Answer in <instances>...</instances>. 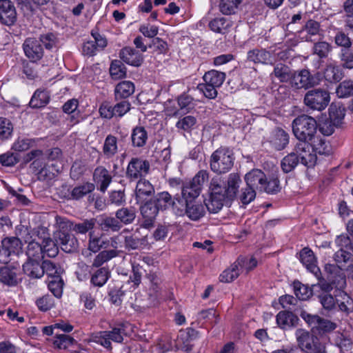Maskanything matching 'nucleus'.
I'll use <instances>...</instances> for the list:
<instances>
[{
    "label": "nucleus",
    "mask_w": 353,
    "mask_h": 353,
    "mask_svg": "<svg viewBox=\"0 0 353 353\" xmlns=\"http://www.w3.org/2000/svg\"><path fill=\"white\" fill-rule=\"evenodd\" d=\"M241 179L238 174L231 173L225 180L221 176L213 177L210 185V196L205 206L212 213L218 212L223 206L236 196L239 188Z\"/></svg>",
    "instance_id": "1"
},
{
    "label": "nucleus",
    "mask_w": 353,
    "mask_h": 353,
    "mask_svg": "<svg viewBox=\"0 0 353 353\" xmlns=\"http://www.w3.org/2000/svg\"><path fill=\"white\" fill-rule=\"evenodd\" d=\"M292 132L299 141L315 139L318 125L316 121L307 114L296 117L292 123Z\"/></svg>",
    "instance_id": "2"
},
{
    "label": "nucleus",
    "mask_w": 353,
    "mask_h": 353,
    "mask_svg": "<svg viewBox=\"0 0 353 353\" xmlns=\"http://www.w3.org/2000/svg\"><path fill=\"white\" fill-rule=\"evenodd\" d=\"M208 179V174L205 170L199 171L194 177L190 181L183 183L181 187V199L183 201H192L199 196L202 188Z\"/></svg>",
    "instance_id": "3"
},
{
    "label": "nucleus",
    "mask_w": 353,
    "mask_h": 353,
    "mask_svg": "<svg viewBox=\"0 0 353 353\" xmlns=\"http://www.w3.org/2000/svg\"><path fill=\"white\" fill-rule=\"evenodd\" d=\"M298 346L301 350L296 351H307L314 353H327L325 344L321 343L319 339L312 333L303 329H297L295 332Z\"/></svg>",
    "instance_id": "4"
},
{
    "label": "nucleus",
    "mask_w": 353,
    "mask_h": 353,
    "mask_svg": "<svg viewBox=\"0 0 353 353\" xmlns=\"http://www.w3.org/2000/svg\"><path fill=\"white\" fill-rule=\"evenodd\" d=\"M233 154L226 148H220L214 151L210 159V168L217 173L228 172L233 166Z\"/></svg>",
    "instance_id": "5"
},
{
    "label": "nucleus",
    "mask_w": 353,
    "mask_h": 353,
    "mask_svg": "<svg viewBox=\"0 0 353 353\" xmlns=\"http://www.w3.org/2000/svg\"><path fill=\"white\" fill-rule=\"evenodd\" d=\"M330 101L329 92L321 88L307 91L303 99V103L307 107L319 111L324 110L328 105Z\"/></svg>",
    "instance_id": "6"
},
{
    "label": "nucleus",
    "mask_w": 353,
    "mask_h": 353,
    "mask_svg": "<svg viewBox=\"0 0 353 353\" xmlns=\"http://www.w3.org/2000/svg\"><path fill=\"white\" fill-rule=\"evenodd\" d=\"M150 164L148 161L134 157L130 161L126 170V176L130 180L141 179L149 173Z\"/></svg>",
    "instance_id": "7"
},
{
    "label": "nucleus",
    "mask_w": 353,
    "mask_h": 353,
    "mask_svg": "<svg viewBox=\"0 0 353 353\" xmlns=\"http://www.w3.org/2000/svg\"><path fill=\"white\" fill-rule=\"evenodd\" d=\"M311 141H299L294 149V152L297 154L301 163L307 167L314 165L316 161V154L314 153Z\"/></svg>",
    "instance_id": "8"
},
{
    "label": "nucleus",
    "mask_w": 353,
    "mask_h": 353,
    "mask_svg": "<svg viewBox=\"0 0 353 353\" xmlns=\"http://www.w3.org/2000/svg\"><path fill=\"white\" fill-rule=\"evenodd\" d=\"M179 208L176 213L179 215L186 214L192 221H197L203 217L205 210L204 206L201 203H192V201H183L177 200Z\"/></svg>",
    "instance_id": "9"
},
{
    "label": "nucleus",
    "mask_w": 353,
    "mask_h": 353,
    "mask_svg": "<svg viewBox=\"0 0 353 353\" xmlns=\"http://www.w3.org/2000/svg\"><path fill=\"white\" fill-rule=\"evenodd\" d=\"M290 84L296 89H307L317 85L318 81L308 70L303 69L300 71H293Z\"/></svg>",
    "instance_id": "10"
},
{
    "label": "nucleus",
    "mask_w": 353,
    "mask_h": 353,
    "mask_svg": "<svg viewBox=\"0 0 353 353\" xmlns=\"http://www.w3.org/2000/svg\"><path fill=\"white\" fill-rule=\"evenodd\" d=\"M324 271L327 274V280L335 288L342 290L346 287V276L341 267L327 263L324 266Z\"/></svg>",
    "instance_id": "11"
},
{
    "label": "nucleus",
    "mask_w": 353,
    "mask_h": 353,
    "mask_svg": "<svg viewBox=\"0 0 353 353\" xmlns=\"http://www.w3.org/2000/svg\"><path fill=\"white\" fill-rule=\"evenodd\" d=\"M299 257L303 265L310 272L313 273L318 279H320L321 273L319 268L317 266V259L313 251L309 248H304L301 250Z\"/></svg>",
    "instance_id": "12"
},
{
    "label": "nucleus",
    "mask_w": 353,
    "mask_h": 353,
    "mask_svg": "<svg viewBox=\"0 0 353 353\" xmlns=\"http://www.w3.org/2000/svg\"><path fill=\"white\" fill-rule=\"evenodd\" d=\"M26 57L32 61L41 59L43 55V50L41 41L33 38L26 39L23 45Z\"/></svg>",
    "instance_id": "13"
},
{
    "label": "nucleus",
    "mask_w": 353,
    "mask_h": 353,
    "mask_svg": "<svg viewBox=\"0 0 353 353\" xmlns=\"http://www.w3.org/2000/svg\"><path fill=\"white\" fill-rule=\"evenodd\" d=\"M17 19V12L13 3L10 0H0V20L6 26L14 24Z\"/></svg>",
    "instance_id": "14"
},
{
    "label": "nucleus",
    "mask_w": 353,
    "mask_h": 353,
    "mask_svg": "<svg viewBox=\"0 0 353 353\" xmlns=\"http://www.w3.org/2000/svg\"><path fill=\"white\" fill-rule=\"evenodd\" d=\"M55 241L61 249L67 253L75 252L79 247V242L76 236L71 232H61L55 236Z\"/></svg>",
    "instance_id": "15"
},
{
    "label": "nucleus",
    "mask_w": 353,
    "mask_h": 353,
    "mask_svg": "<svg viewBox=\"0 0 353 353\" xmlns=\"http://www.w3.org/2000/svg\"><path fill=\"white\" fill-rule=\"evenodd\" d=\"M140 210L145 219L142 223V226L145 228H151L154 224V219L158 214L159 209L152 200H150L141 206Z\"/></svg>",
    "instance_id": "16"
},
{
    "label": "nucleus",
    "mask_w": 353,
    "mask_h": 353,
    "mask_svg": "<svg viewBox=\"0 0 353 353\" xmlns=\"http://www.w3.org/2000/svg\"><path fill=\"white\" fill-rule=\"evenodd\" d=\"M123 61L134 67L140 66L143 61V56L132 47H125L119 52Z\"/></svg>",
    "instance_id": "17"
},
{
    "label": "nucleus",
    "mask_w": 353,
    "mask_h": 353,
    "mask_svg": "<svg viewBox=\"0 0 353 353\" xmlns=\"http://www.w3.org/2000/svg\"><path fill=\"white\" fill-rule=\"evenodd\" d=\"M266 175L259 169L252 170L245 176V180L247 185L252 187L256 190L261 192L265 184Z\"/></svg>",
    "instance_id": "18"
},
{
    "label": "nucleus",
    "mask_w": 353,
    "mask_h": 353,
    "mask_svg": "<svg viewBox=\"0 0 353 353\" xmlns=\"http://www.w3.org/2000/svg\"><path fill=\"white\" fill-rule=\"evenodd\" d=\"M321 32L320 23L315 20L310 19L306 21L300 30L299 34L302 36V39H304L305 41H312L314 40L313 37L320 35Z\"/></svg>",
    "instance_id": "19"
},
{
    "label": "nucleus",
    "mask_w": 353,
    "mask_h": 353,
    "mask_svg": "<svg viewBox=\"0 0 353 353\" xmlns=\"http://www.w3.org/2000/svg\"><path fill=\"white\" fill-rule=\"evenodd\" d=\"M42 260H27L23 265V272L32 279H40L44 274Z\"/></svg>",
    "instance_id": "20"
},
{
    "label": "nucleus",
    "mask_w": 353,
    "mask_h": 353,
    "mask_svg": "<svg viewBox=\"0 0 353 353\" xmlns=\"http://www.w3.org/2000/svg\"><path fill=\"white\" fill-rule=\"evenodd\" d=\"M276 317L277 325L281 329H289L298 325L299 318L292 312L281 311Z\"/></svg>",
    "instance_id": "21"
},
{
    "label": "nucleus",
    "mask_w": 353,
    "mask_h": 353,
    "mask_svg": "<svg viewBox=\"0 0 353 353\" xmlns=\"http://www.w3.org/2000/svg\"><path fill=\"white\" fill-rule=\"evenodd\" d=\"M93 176L94 180L99 185V190L102 192H105L112 181V176L109 171L104 167H97L94 170Z\"/></svg>",
    "instance_id": "22"
},
{
    "label": "nucleus",
    "mask_w": 353,
    "mask_h": 353,
    "mask_svg": "<svg viewBox=\"0 0 353 353\" xmlns=\"http://www.w3.org/2000/svg\"><path fill=\"white\" fill-rule=\"evenodd\" d=\"M174 198L172 199L171 195L167 192H163L157 196L155 199L152 200L158 208L161 210L166 209L168 206H172L177 211L179 208L178 201Z\"/></svg>",
    "instance_id": "23"
},
{
    "label": "nucleus",
    "mask_w": 353,
    "mask_h": 353,
    "mask_svg": "<svg viewBox=\"0 0 353 353\" xmlns=\"http://www.w3.org/2000/svg\"><path fill=\"white\" fill-rule=\"evenodd\" d=\"M345 114L344 106L340 103H332L329 108V117L333 125L339 126Z\"/></svg>",
    "instance_id": "24"
},
{
    "label": "nucleus",
    "mask_w": 353,
    "mask_h": 353,
    "mask_svg": "<svg viewBox=\"0 0 353 353\" xmlns=\"http://www.w3.org/2000/svg\"><path fill=\"white\" fill-rule=\"evenodd\" d=\"M94 189L95 185L94 183L90 182H85L75 186L71 190L70 193L68 194V196L70 199L79 200L89 193L92 192Z\"/></svg>",
    "instance_id": "25"
},
{
    "label": "nucleus",
    "mask_w": 353,
    "mask_h": 353,
    "mask_svg": "<svg viewBox=\"0 0 353 353\" xmlns=\"http://www.w3.org/2000/svg\"><path fill=\"white\" fill-rule=\"evenodd\" d=\"M134 92V85L130 81H123L119 83L114 89L116 100L126 99Z\"/></svg>",
    "instance_id": "26"
},
{
    "label": "nucleus",
    "mask_w": 353,
    "mask_h": 353,
    "mask_svg": "<svg viewBox=\"0 0 353 353\" xmlns=\"http://www.w3.org/2000/svg\"><path fill=\"white\" fill-rule=\"evenodd\" d=\"M1 243L10 256L17 255L21 252L22 243L19 238L7 237L2 240Z\"/></svg>",
    "instance_id": "27"
},
{
    "label": "nucleus",
    "mask_w": 353,
    "mask_h": 353,
    "mask_svg": "<svg viewBox=\"0 0 353 353\" xmlns=\"http://www.w3.org/2000/svg\"><path fill=\"white\" fill-rule=\"evenodd\" d=\"M271 143L276 150H283L289 143V134L283 129L277 128Z\"/></svg>",
    "instance_id": "28"
},
{
    "label": "nucleus",
    "mask_w": 353,
    "mask_h": 353,
    "mask_svg": "<svg viewBox=\"0 0 353 353\" xmlns=\"http://www.w3.org/2000/svg\"><path fill=\"white\" fill-rule=\"evenodd\" d=\"M348 236L340 235L337 236L336 243L339 246L345 247L353 252V219L347 223Z\"/></svg>",
    "instance_id": "29"
},
{
    "label": "nucleus",
    "mask_w": 353,
    "mask_h": 353,
    "mask_svg": "<svg viewBox=\"0 0 353 353\" xmlns=\"http://www.w3.org/2000/svg\"><path fill=\"white\" fill-rule=\"evenodd\" d=\"M132 144L134 147L141 148L145 145L148 140V133L142 126L133 129L131 134Z\"/></svg>",
    "instance_id": "30"
},
{
    "label": "nucleus",
    "mask_w": 353,
    "mask_h": 353,
    "mask_svg": "<svg viewBox=\"0 0 353 353\" xmlns=\"http://www.w3.org/2000/svg\"><path fill=\"white\" fill-rule=\"evenodd\" d=\"M117 152L118 145L117 137L112 134H108L105 139L103 146V155L106 158L110 159L113 157Z\"/></svg>",
    "instance_id": "31"
},
{
    "label": "nucleus",
    "mask_w": 353,
    "mask_h": 353,
    "mask_svg": "<svg viewBox=\"0 0 353 353\" xmlns=\"http://www.w3.org/2000/svg\"><path fill=\"white\" fill-rule=\"evenodd\" d=\"M243 0H220L219 10L225 15L236 13Z\"/></svg>",
    "instance_id": "32"
},
{
    "label": "nucleus",
    "mask_w": 353,
    "mask_h": 353,
    "mask_svg": "<svg viewBox=\"0 0 353 353\" xmlns=\"http://www.w3.org/2000/svg\"><path fill=\"white\" fill-rule=\"evenodd\" d=\"M293 71L283 63H278L275 65L272 75L277 78L280 82L286 83L291 80Z\"/></svg>",
    "instance_id": "33"
},
{
    "label": "nucleus",
    "mask_w": 353,
    "mask_h": 353,
    "mask_svg": "<svg viewBox=\"0 0 353 353\" xmlns=\"http://www.w3.org/2000/svg\"><path fill=\"white\" fill-rule=\"evenodd\" d=\"M270 57V53L264 49H254L248 52V60L255 63H267Z\"/></svg>",
    "instance_id": "34"
},
{
    "label": "nucleus",
    "mask_w": 353,
    "mask_h": 353,
    "mask_svg": "<svg viewBox=\"0 0 353 353\" xmlns=\"http://www.w3.org/2000/svg\"><path fill=\"white\" fill-rule=\"evenodd\" d=\"M0 282L13 286L17 284V276L14 268L3 267L0 268Z\"/></svg>",
    "instance_id": "35"
},
{
    "label": "nucleus",
    "mask_w": 353,
    "mask_h": 353,
    "mask_svg": "<svg viewBox=\"0 0 353 353\" xmlns=\"http://www.w3.org/2000/svg\"><path fill=\"white\" fill-rule=\"evenodd\" d=\"M49 100L50 96L48 92L37 90L30 101V106L33 108H42L48 103Z\"/></svg>",
    "instance_id": "36"
},
{
    "label": "nucleus",
    "mask_w": 353,
    "mask_h": 353,
    "mask_svg": "<svg viewBox=\"0 0 353 353\" xmlns=\"http://www.w3.org/2000/svg\"><path fill=\"white\" fill-rule=\"evenodd\" d=\"M115 216L120 223L128 225L135 219L136 211L133 208H122L116 212Z\"/></svg>",
    "instance_id": "37"
},
{
    "label": "nucleus",
    "mask_w": 353,
    "mask_h": 353,
    "mask_svg": "<svg viewBox=\"0 0 353 353\" xmlns=\"http://www.w3.org/2000/svg\"><path fill=\"white\" fill-rule=\"evenodd\" d=\"M154 193V188L149 181L141 179L136 187V195L139 199H143L144 196H151Z\"/></svg>",
    "instance_id": "38"
},
{
    "label": "nucleus",
    "mask_w": 353,
    "mask_h": 353,
    "mask_svg": "<svg viewBox=\"0 0 353 353\" xmlns=\"http://www.w3.org/2000/svg\"><path fill=\"white\" fill-rule=\"evenodd\" d=\"M73 223L74 222L70 221L66 217L57 215L55 216L54 223V226L57 228V231L54 233V235H59L61 232H70V231L73 230Z\"/></svg>",
    "instance_id": "39"
},
{
    "label": "nucleus",
    "mask_w": 353,
    "mask_h": 353,
    "mask_svg": "<svg viewBox=\"0 0 353 353\" xmlns=\"http://www.w3.org/2000/svg\"><path fill=\"white\" fill-rule=\"evenodd\" d=\"M27 260H43V252L41 244L37 241H31L27 246Z\"/></svg>",
    "instance_id": "40"
},
{
    "label": "nucleus",
    "mask_w": 353,
    "mask_h": 353,
    "mask_svg": "<svg viewBox=\"0 0 353 353\" xmlns=\"http://www.w3.org/2000/svg\"><path fill=\"white\" fill-rule=\"evenodd\" d=\"M225 78L224 72L212 70L206 72L203 76V80L205 83L214 86L219 87L222 85Z\"/></svg>",
    "instance_id": "41"
},
{
    "label": "nucleus",
    "mask_w": 353,
    "mask_h": 353,
    "mask_svg": "<svg viewBox=\"0 0 353 353\" xmlns=\"http://www.w3.org/2000/svg\"><path fill=\"white\" fill-rule=\"evenodd\" d=\"M109 245V241L104 239L102 237L95 236L93 232H90L88 249L92 252L96 253L101 248H107Z\"/></svg>",
    "instance_id": "42"
},
{
    "label": "nucleus",
    "mask_w": 353,
    "mask_h": 353,
    "mask_svg": "<svg viewBox=\"0 0 353 353\" xmlns=\"http://www.w3.org/2000/svg\"><path fill=\"white\" fill-rule=\"evenodd\" d=\"M336 296V303L340 310L347 313L353 311V299L347 294L343 291H340Z\"/></svg>",
    "instance_id": "43"
},
{
    "label": "nucleus",
    "mask_w": 353,
    "mask_h": 353,
    "mask_svg": "<svg viewBox=\"0 0 353 353\" xmlns=\"http://www.w3.org/2000/svg\"><path fill=\"white\" fill-rule=\"evenodd\" d=\"M336 325L334 323L330 320L320 317L316 326L313 328L312 333L314 334L323 335L325 333L330 332L336 328Z\"/></svg>",
    "instance_id": "44"
},
{
    "label": "nucleus",
    "mask_w": 353,
    "mask_h": 353,
    "mask_svg": "<svg viewBox=\"0 0 353 353\" xmlns=\"http://www.w3.org/2000/svg\"><path fill=\"white\" fill-rule=\"evenodd\" d=\"M99 226L103 231L111 230L112 232H118L122 228V225L120 223L117 218L112 216H105L102 218L99 223Z\"/></svg>",
    "instance_id": "45"
},
{
    "label": "nucleus",
    "mask_w": 353,
    "mask_h": 353,
    "mask_svg": "<svg viewBox=\"0 0 353 353\" xmlns=\"http://www.w3.org/2000/svg\"><path fill=\"white\" fill-rule=\"evenodd\" d=\"M109 276V270L105 268H101L92 274L90 281L93 285L101 287L107 282Z\"/></svg>",
    "instance_id": "46"
},
{
    "label": "nucleus",
    "mask_w": 353,
    "mask_h": 353,
    "mask_svg": "<svg viewBox=\"0 0 353 353\" xmlns=\"http://www.w3.org/2000/svg\"><path fill=\"white\" fill-rule=\"evenodd\" d=\"M43 269L44 274L46 273L50 279H53L54 277H60L63 272V270L59 265L55 264L50 260L43 261Z\"/></svg>",
    "instance_id": "47"
},
{
    "label": "nucleus",
    "mask_w": 353,
    "mask_h": 353,
    "mask_svg": "<svg viewBox=\"0 0 353 353\" xmlns=\"http://www.w3.org/2000/svg\"><path fill=\"white\" fill-rule=\"evenodd\" d=\"M119 251L116 250H103L99 252L94 258L92 265L97 268L101 266L104 263L117 256Z\"/></svg>",
    "instance_id": "48"
},
{
    "label": "nucleus",
    "mask_w": 353,
    "mask_h": 353,
    "mask_svg": "<svg viewBox=\"0 0 353 353\" xmlns=\"http://www.w3.org/2000/svg\"><path fill=\"white\" fill-rule=\"evenodd\" d=\"M299 162L297 154L292 152L285 156L281 161V166L285 173L292 171Z\"/></svg>",
    "instance_id": "49"
},
{
    "label": "nucleus",
    "mask_w": 353,
    "mask_h": 353,
    "mask_svg": "<svg viewBox=\"0 0 353 353\" xmlns=\"http://www.w3.org/2000/svg\"><path fill=\"white\" fill-rule=\"evenodd\" d=\"M96 225V219L92 218L90 219H84L83 221L79 223H73V230L74 232L77 234H85L89 232H92L91 230L94 228Z\"/></svg>",
    "instance_id": "50"
},
{
    "label": "nucleus",
    "mask_w": 353,
    "mask_h": 353,
    "mask_svg": "<svg viewBox=\"0 0 353 353\" xmlns=\"http://www.w3.org/2000/svg\"><path fill=\"white\" fill-rule=\"evenodd\" d=\"M336 93L339 98H347L353 96V80H344L336 88Z\"/></svg>",
    "instance_id": "51"
},
{
    "label": "nucleus",
    "mask_w": 353,
    "mask_h": 353,
    "mask_svg": "<svg viewBox=\"0 0 353 353\" xmlns=\"http://www.w3.org/2000/svg\"><path fill=\"white\" fill-rule=\"evenodd\" d=\"M293 286L294 292L296 298L299 300H307L312 294V290L309 288V286L304 285L299 281H294Z\"/></svg>",
    "instance_id": "52"
},
{
    "label": "nucleus",
    "mask_w": 353,
    "mask_h": 353,
    "mask_svg": "<svg viewBox=\"0 0 353 353\" xmlns=\"http://www.w3.org/2000/svg\"><path fill=\"white\" fill-rule=\"evenodd\" d=\"M211 30L221 34H225L230 27V22L224 17L216 18L209 23Z\"/></svg>",
    "instance_id": "53"
},
{
    "label": "nucleus",
    "mask_w": 353,
    "mask_h": 353,
    "mask_svg": "<svg viewBox=\"0 0 353 353\" xmlns=\"http://www.w3.org/2000/svg\"><path fill=\"white\" fill-rule=\"evenodd\" d=\"M111 77L114 79H120L126 77V68L119 60L112 62L110 68Z\"/></svg>",
    "instance_id": "54"
},
{
    "label": "nucleus",
    "mask_w": 353,
    "mask_h": 353,
    "mask_svg": "<svg viewBox=\"0 0 353 353\" xmlns=\"http://www.w3.org/2000/svg\"><path fill=\"white\" fill-rule=\"evenodd\" d=\"M240 274V269L234 262L230 267L224 270L219 276L221 282L230 283L236 279Z\"/></svg>",
    "instance_id": "55"
},
{
    "label": "nucleus",
    "mask_w": 353,
    "mask_h": 353,
    "mask_svg": "<svg viewBox=\"0 0 353 353\" xmlns=\"http://www.w3.org/2000/svg\"><path fill=\"white\" fill-rule=\"evenodd\" d=\"M62 157V152L59 148L47 150L44 152V158L46 159L47 163L52 162L51 165L53 167L57 166L58 163H61Z\"/></svg>",
    "instance_id": "56"
},
{
    "label": "nucleus",
    "mask_w": 353,
    "mask_h": 353,
    "mask_svg": "<svg viewBox=\"0 0 353 353\" xmlns=\"http://www.w3.org/2000/svg\"><path fill=\"white\" fill-rule=\"evenodd\" d=\"M104 335L108 336L110 340L114 342L122 343L123 336L126 335L125 325L121 324L114 327L111 331H104Z\"/></svg>",
    "instance_id": "57"
},
{
    "label": "nucleus",
    "mask_w": 353,
    "mask_h": 353,
    "mask_svg": "<svg viewBox=\"0 0 353 353\" xmlns=\"http://www.w3.org/2000/svg\"><path fill=\"white\" fill-rule=\"evenodd\" d=\"M59 244L50 236L41 243L43 254L48 257H55L59 253Z\"/></svg>",
    "instance_id": "58"
},
{
    "label": "nucleus",
    "mask_w": 353,
    "mask_h": 353,
    "mask_svg": "<svg viewBox=\"0 0 353 353\" xmlns=\"http://www.w3.org/2000/svg\"><path fill=\"white\" fill-rule=\"evenodd\" d=\"M281 190L280 181L277 177L272 176L265 179L263 188L261 192H265L268 194H276Z\"/></svg>",
    "instance_id": "59"
},
{
    "label": "nucleus",
    "mask_w": 353,
    "mask_h": 353,
    "mask_svg": "<svg viewBox=\"0 0 353 353\" xmlns=\"http://www.w3.org/2000/svg\"><path fill=\"white\" fill-rule=\"evenodd\" d=\"M312 147L314 154L321 155H329L330 154V148L326 142L322 139H313L311 141Z\"/></svg>",
    "instance_id": "60"
},
{
    "label": "nucleus",
    "mask_w": 353,
    "mask_h": 353,
    "mask_svg": "<svg viewBox=\"0 0 353 353\" xmlns=\"http://www.w3.org/2000/svg\"><path fill=\"white\" fill-rule=\"evenodd\" d=\"M75 343L74 338L64 334H56L54 345L59 349H67Z\"/></svg>",
    "instance_id": "61"
},
{
    "label": "nucleus",
    "mask_w": 353,
    "mask_h": 353,
    "mask_svg": "<svg viewBox=\"0 0 353 353\" xmlns=\"http://www.w3.org/2000/svg\"><path fill=\"white\" fill-rule=\"evenodd\" d=\"M237 268L245 269L247 272L253 270L257 265V261L254 257L248 258L246 256H239L235 261Z\"/></svg>",
    "instance_id": "62"
},
{
    "label": "nucleus",
    "mask_w": 353,
    "mask_h": 353,
    "mask_svg": "<svg viewBox=\"0 0 353 353\" xmlns=\"http://www.w3.org/2000/svg\"><path fill=\"white\" fill-rule=\"evenodd\" d=\"M35 140L28 138H18L12 145V148L18 152H23L35 145Z\"/></svg>",
    "instance_id": "63"
},
{
    "label": "nucleus",
    "mask_w": 353,
    "mask_h": 353,
    "mask_svg": "<svg viewBox=\"0 0 353 353\" xmlns=\"http://www.w3.org/2000/svg\"><path fill=\"white\" fill-rule=\"evenodd\" d=\"M341 65L344 68H353V50L350 48H342L339 54Z\"/></svg>",
    "instance_id": "64"
}]
</instances>
